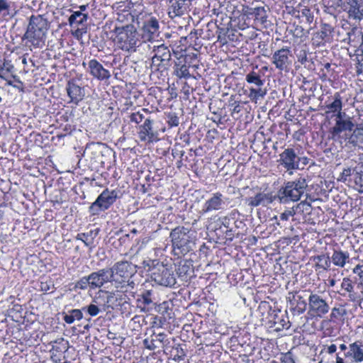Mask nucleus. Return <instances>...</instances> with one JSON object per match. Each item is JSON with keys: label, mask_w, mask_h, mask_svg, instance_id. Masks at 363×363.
I'll list each match as a JSON object with an SVG mask.
<instances>
[{"label": "nucleus", "mask_w": 363, "mask_h": 363, "mask_svg": "<svg viewBox=\"0 0 363 363\" xmlns=\"http://www.w3.org/2000/svg\"><path fill=\"white\" fill-rule=\"evenodd\" d=\"M354 127V123L350 116H347L344 120H335V125L331 128L333 138L339 135L343 131H351Z\"/></svg>", "instance_id": "nucleus-20"}, {"label": "nucleus", "mask_w": 363, "mask_h": 363, "mask_svg": "<svg viewBox=\"0 0 363 363\" xmlns=\"http://www.w3.org/2000/svg\"><path fill=\"white\" fill-rule=\"evenodd\" d=\"M306 310V308L298 306H291L290 315L288 318H290L291 323L296 324L297 326L304 325L306 318L303 316V313Z\"/></svg>", "instance_id": "nucleus-22"}, {"label": "nucleus", "mask_w": 363, "mask_h": 363, "mask_svg": "<svg viewBox=\"0 0 363 363\" xmlns=\"http://www.w3.org/2000/svg\"><path fill=\"white\" fill-rule=\"evenodd\" d=\"M49 29L48 20L41 15H32L23 39L27 40L33 46L40 48L44 43Z\"/></svg>", "instance_id": "nucleus-2"}, {"label": "nucleus", "mask_w": 363, "mask_h": 363, "mask_svg": "<svg viewBox=\"0 0 363 363\" xmlns=\"http://www.w3.org/2000/svg\"><path fill=\"white\" fill-rule=\"evenodd\" d=\"M330 310V306L321 296L311 293L308 296V314L313 318H323Z\"/></svg>", "instance_id": "nucleus-8"}, {"label": "nucleus", "mask_w": 363, "mask_h": 363, "mask_svg": "<svg viewBox=\"0 0 363 363\" xmlns=\"http://www.w3.org/2000/svg\"><path fill=\"white\" fill-rule=\"evenodd\" d=\"M88 279L90 281V289H95L103 286V284L99 281V279H98V277L96 276L94 272L91 273L88 276Z\"/></svg>", "instance_id": "nucleus-42"}, {"label": "nucleus", "mask_w": 363, "mask_h": 363, "mask_svg": "<svg viewBox=\"0 0 363 363\" xmlns=\"http://www.w3.org/2000/svg\"><path fill=\"white\" fill-rule=\"evenodd\" d=\"M307 291H302L301 292H296L293 294L290 301L291 306H298L303 308H307L306 298Z\"/></svg>", "instance_id": "nucleus-31"}, {"label": "nucleus", "mask_w": 363, "mask_h": 363, "mask_svg": "<svg viewBox=\"0 0 363 363\" xmlns=\"http://www.w3.org/2000/svg\"><path fill=\"white\" fill-rule=\"evenodd\" d=\"M113 33L116 43L123 51L130 53L135 52L143 43L140 38V33L135 26L122 28Z\"/></svg>", "instance_id": "nucleus-5"}, {"label": "nucleus", "mask_w": 363, "mask_h": 363, "mask_svg": "<svg viewBox=\"0 0 363 363\" xmlns=\"http://www.w3.org/2000/svg\"><path fill=\"white\" fill-rule=\"evenodd\" d=\"M333 99V101L326 104L324 107L325 114L327 117H329L330 114L333 115L337 111H342V101L340 94L339 92L335 93Z\"/></svg>", "instance_id": "nucleus-25"}, {"label": "nucleus", "mask_w": 363, "mask_h": 363, "mask_svg": "<svg viewBox=\"0 0 363 363\" xmlns=\"http://www.w3.org/2000/svg\"><path fill=\"white\" fill-rule=\"evenodd\" d=\"M351 175V169L350 168L344 169L342 172L340 174V179L339 180L346 181L347 178Z\"/></svg>", "instance_id": "nucleus-60"}, {"label": "nucleus", "mask_w": 363, "mask_h": 363, "mask_svg": "<svg viewBox=\"0 0 363 363\" xmlns=\"http://www.w3.org/2000/svg\"><path fill=\"white\" fill-rule=\"evenodd\" d=\"M298 62L305 67H310L308 63L311 62V59L308 57V52L306 50H301L296 55Z\"/></svg>", "instance_id": "nucleus-41"}, {"label": "nucleus", "mask_w": 363, "mask_h": 363, "mask_svg": "<svg viewBox=\"0 0 363 363\" xmlns=\"http://www.w3.org/2000/svg\"><path fill=\"white\" fill-rule=\"evenodd\" d=\"M153 121L146 118L143 125L139 127V137L140 140L151 143L157 138V134L153 130Z\"/></svg>", "instance_id": "nucleus-16"}, {"label": "nucleus", "mask_w": 363, "mask_h": 363, "mask_svg": "<svg viewBox=\"0 0 363 363\" xmlns=\"http://www.w3.org/2000/svg\"><path fill=\"white\" fill-rule=\"evenodd\" d=\"M88 286L90 288V281L88 279V276L82 277L76 284V287L80 289H86Z\"/></svg>", "instance_id": "nucleus-48"}, {"label": "nucleus", "mask_w": 363, "mask_h": 363, "mask_svg": "<svg viewBox=\"0 0 363 363\" xmlns=\"http://www.w3.org/2000/svg\"><path fill=\"white\" fill-rule=\"evenodd\" d=\"M179 277L183 280L191 276L193 272L191 264L187 262H181L175 269Z\"/></svg>", "instance_id": "nucleus-30"}, {"label": "nucleus", "mask_w": 363, "mask_h": 363, "mask_svg": "<svg viewBox=\"0 0 363 363\" xmlns=\"http://www.w3.org/2000/svg\"><path fill=\"white\" fill-rule=\"evenodd\" d=\"M174 72V74L180 79H188L191 77L189 68L186 65H179V64L175 63Z\"/></svg>", "instance_id": "nucleus-37"}, {"label": "nucleus", "mask_w": 363, "mask_h": 363, "mask_svg": "<svg viewBox=\"0 0 363 363\" xmlns=\"http://www.w3.org/2000/svg\"><path fill=\"white\" fill-rule=\"evenodd\" d=\"M362 343V342H360ZM346 356L352 357L354 362H359L363 361V344H357L354 342L350 345V350L345 354Z\"/></svg>", "instance_id": "nucleus-28"}, {"label": "nucleus", "mask_w": 363, "mask_h": 363, "mask_svg": "<svg viewBox=\"0 0 363 363\" xmlns=\"http://www.w3.org/2000/svg\"><path fill=\"white\" fill-rule=\"evenodd\" d=\"M10 4L7 0H0V19L9 14Z\"/></svg>", "instance_id": "nucleus-43"}, {"label": "nucleus", "mask_w": 363, "mask_h": 363, "mask_svg": "<svg viewBox=\"0 0 363 363\" xmlns=\"http://www.w3.org/2000/svg\"><path fill=\"white\" fill-rule=\"evenodd\" d=\"M313 261L315 262V268L322 269L327 271L330 269L331 265L330 257L328 255H320L313 257Z\"/></svg>", "instance_id": "nucleus-29"}, {"label": "nucleus", "mask_w": 363, "mask_h": 363, "mask_svg": "<svg viewBox=\"0 0 363 363\" xmlns=\"http://www.w3.org/2000/svg\"><path fill=\"white\" fill-rule=\"evenodd\" d=\"M99 281L101 282L103 286L108 282L112 284V276L110 268H104L98 270L97 272H94Z\"/></svg>", "instance_id": "nucleus-35"}, {"label": "nucleus", "mask_w": 363, "mask_h": 363, "mask_svg": "<svg viewBox=\"0 0 363 363\" xmlns=\"http://www.w3.org/2000/svg\"><path fill=\"white\" fill-rule=\"evenodd\" d=\"M151 278L161 286H172L176 284L173 270L163 264H158L151 269Z\"/></svg>", "instance_id": "nucleus-6"}, {"label": "nucleus", "mask_w": 363, "mask_h": 363, "mask_svg": "<svg viewBox=\"0 0 363 363\" xmlns=\"http://www.w3.org/2000/svg\"><path fill=\"white\" fill-rule=\"evenodd\" d=\"M159 21L153 16L146 19L140 28L142 43L152 42L159 33Z\"/></svg>", "instance_id": "nucleus-10"}, {"label": "nucleus", "mask_w": 363, "mask_h": 363, "mask_svg": "<svg viewBox=\"0 0 363 363\" xmlns=\"http://www.w3.org/2000/svg\"><path fill=\"white\" fill-rule=\"evenodd\" d=\"M358 32L357 27H353L351 28L350 31L347 33V38L344 39L345 42L350 43L351 41H354L355 40V35Z\"/></svg>", "instance_id": "nucleus-50"}, {"label": "nucleus", "mask_w": 363, "mask_h": 363, "mask_svg": "<svg viewBox=\"0 0 363 363\" xmlns=\"http://www.w3.org/2000/svg\"><path fill=\"white\" fill-rule=\"evenodd\" d=\"M152 325L153 328H161L166 321V317H158L157 315L151 317Z\"/></svg>", "instance_id": "nucleus-47"}, {"label": "nucleus", "mask_w": 363, "mask_h": 363, "mask_svg": "<svg viewBox=\"0 0 363 363\" xmlns=\"http://www.w3.org/2000/svg\"><path fill=\"white\" fill-rule=\"evenodd\" d=\"M346 314V311L344 308H333L331 313V318H339Z\"/></svg>", "instance_id": "nucleus-49"}, {"label": "nucleus", "mask_w": 363, "mask_h": 363, "mask_svg": "<svg viewBox=\"0 0 363 363\" xmlns=\"http://www.w3.org/2000/svg\"><path fill=\"white\" fill-rule=\"evenodd\" d=\"M346 4V9L347 11L349 18L358 21L363 19V9H360V5L357 0H347Z\"/></svg>", "instance_id": "nucleus-26"}, {"label": "nucleus", "mask_w": 363, "mask_h": 363, "mask_svg": "<svg viewBox=\"0 0 363 363\" xmlns=\"http://www.w3.org/2000/svg\"><path fill=\"white\" fill-rule=\"evenodd\" d=\"M145 348L150 350H154L157 346L154 344V342H143Z\"/></svg>", "instance_id": "nucleus-64"}, {"label": "nucleus", "mask_w": 363, "mask_h": 363, "mask_svg": "<svg viewBox=\"0 0 363 363\" xmlns=\"http://www.w3.org/2000/svg\"><path fill=\"white\" fill-rule=\"evenodd\" d=\"M299 157L296 154L292 148H286L279 155V159L277 162L287 171L294 169H301L298 165Z\"/></svg>", "instance_id": "nucleus-11"}, {"label": "nucleus", "mask_w": 363, "mask_h": 363, "mask_svg": "<svg viewBox=\"0 0 363 363\" xmlns=\"http://www.w3.org/2000/svg\"><path fill=\"white\" fill-rule=\"evenodd\" d=\"M349 259V252L341 250H335L330 257L331 263L339 267H344Z\"/></svg>", "instance_id": "nucleus-27"}, {"label": "nucleus", "mask_w": 363, "mask_h": 363, "mask_svg": "<svg viewBox=\"0 0 363 363\" xmlns=\"http://www.w3.org/2000/svg\"><path fill=\"white\" fill-rule=\"evenodd\" d=\"M281 363H295V361L292 357V353L291 351L285 354H282L281 357Z\"/></svg>", "instance_id": "nucleus-53"}, {"label": "nucleus", "mask_w": 363, "mask_h": 363, "mask_svg": "<svg viewBox=\"0 0 363 363\" xmlns=\"http://www.w3.org/2000/svg\"><path fill=\"white\" fill-rule=\"evenodd\" d=\"M135 21V16L129 11H123L117 13L116 24L113 32L120 30L122 28H126L129 26H133Z\"/></svg>", "instance_id": "nucleus-15"}, {"label": "nucleus", "mask_w": 363, "mask_h": 363, "mask_svg": "<svg viewBox=\"0 0 363 363\" xmlns=\"http://www.w3.org/2000/svg\"><path fill=\"white\" fill-rule=\"evenodd\" d=\"M155 310L156 312L161 313L162 317L165 316V313H167L168 315H169V308L166 302H163L158 305L155 304Z\"/></svg>", "instance_id": "nucleus-45"}, {"label": "nucleus", "mask_w": 363, "mask_h": 363, "mask_svg": "<svg viewBox=\"0 0 363 363\" xmlns=\"http://www.w3.org/2000/svg\"><path fill=\"white\" fill-rule=\"evenodd\" d=\"M225 206L226 203L223 200V194L220 192H216L205 202L203 211V213H208L222 211L225 208Z\"/></svg>", "instance_id": "nucleus-14"}, {"label": "nucleus", "mask_w": 363, "mask_h": 363, "mask_svg": "<svg viewBox=\"0 0 363 363\" xmlns=\"http://www.w3.org/2000/svg\"><path fill=\"white\" fill-rule=\"evenodd\" d=\"M83 311H86L87 313L91 316H96L101 311L99 307L95 304H90L82 308Z\"/></svg>", "instance_id": "nucleus-44"}, {"label": "nucleus", "mask_w": 363, "mask_h": 363, "mask_svg": "<svg viewBox=\"0 0 363 363\" xmlns=\"http://www.w3.org/2000/svg\"><path fill=\"white\" fill-rule=\"evenodd\" d=\"M120 289H116V291H103L106 295V301L104 305V311H106V308H113L114 306L117 305V302L118 301L123 300V294L125 291H118Z\"/></svg>", "instance_id": "nucleus-24"}, {"label": "nucleus", "mask_w": 363, "mask_h": 363, "mask_svg": "<svg viewBox=\"0 0 363 363\" xmlns=\"http://www.w3.org/2000/svg\"><path fill=\"white\" fill-rule=\"evenodd\" d=\"M348 143L354 146L363 143V127L357 126L348 138Z\"/></svg>", "instance_id": "nucleus-33"}, {"label": "nucleus", "mask_w": 363, "mask_h": 363, "mask_svg": "<svg viewBox=\"0 0 363 363\" xmlns=\"http://www.w3.org/2000/svg\"><path fill=\"white\" fill-rule=\"evenodd\" d=\"M336 116L335 120H344L347 116L345 113H342V111H337L335 113L333 114Z\"/></svg>", "instance_id": "nucleus-63"}, {"label": "nucleus", "mask_w": 363, "mask_h": 363, "mask_svg": "<svg viewBox=\"0 0 363 363\" xmlns=\"http://www.w3.org/2000/svg\"><path fill=\"white\" fill-rule=\"evenodd\" d=\"M308 161H309V159L307 158L306 157H299V160H298V165L301 166V169H303L304 167L308 164Z\"/></svg>", "instance_id": "nucleus-62"}, {"label": "nucleus", "mask_w": 363, "mask_h": 363, "mask_svg": "<svg viewBox=\"0 0 363 363\" xmlns=\"http://www.w3.org/2000/svg\"><path fill=\"white\" fill-rule=\"evenodd\" d=\"M333 28L329 24L324 23L320 30L316 32L312 38V43L316 47H320L330 40V35L333 33Z\"/></svg>", "instance_id": "nucleus-18"}, {"label": "nucleus", "mask_w": 363, "mask_h": 363, "mask_svg": "<svg viewBox=\"0 0 363 363\" xmlns=\"http://www.w3.org/2000/svg\"><path fill=\"white\" fill-rule=\"evenodd\" d=\"M144 119V116L140 112L133 113L130 116V121L136 123H140Z\"/></svg>", "instance_id": "nucleus-55"}, {"label": "nucleus", "mask_w": 363, "mask_h": 363, "mask_svg": "<svg viewBox=\"0 0 363 363\" xmlns=\"http://www.w3.org/2000/svg\"><path fill=\"white\" fill-rule=\"evenodd\" d=\"M152 52L155 54L152 57V66L157 70L167 69L171 61V52L168 47L164 44L155 45Z\"/></svg>", "instance_id": "nucleus-9"}, {"label": "nucleus", "mask_w": 363, "mask_h": 363, "mask_svg": "<svg viewBox=\"0 0 363 363\" xmlns=\"http://www.w3.org/2000/svg\"><path fill=\"white\" fill-rule=\"evenodd\" d=\"M179 123V119L175 113H171L168 116V124L170 126H177Z\"/></svg>", "instance_id": "nucleus-54"}, {"label": "nucleus", "mask_w": 363, "mask_h": 363, "mask_svg": "<svg viewBox=\"0 0 363 363\" xmlns=\"http://www.w3.org/2000/svg\"><path fill=\"white\" fill-rule=\"evenodd\" d=\"M342 287L348 292H351L353 289V286L350 283V279H344L342 284Z\"/></svg>", "instance_id": "nucleus-59"}, {"label": "nucleus", "mask_w": 363, "mask_h": 363, "mask_svg": "<svg viewBox=\"0 0 363 363\" xmlns=\"http://www.w3.org/2000/svg\"><path fill=\"white\" fill-rule=\"evenodd\" d=\"M87 65L88 71L93 77L101 81L108 79L111 77L110 72L96 59L89 60Z\"/></svg>", "instance_id": "nucleus-13"}, {"label": "nucleus", "mask_w": 363, "mask_h": 363, "mask_svg": "<svg viewBox=\"0 0 363 363\" xmlns=\"http://www.w3.org/2000/svg\"><path fill=\"white\" fill-rule=\"evenodd\" d=\"M276 196H273L270 194L264 192L257 193L255 196L249 197L246 199L247 205L250 207H257L259 206H267L272 203Z\"/></svg>", "instance_id": "nucleus-17"}, {"label": "nucleus", "mask_w": 363, "mask_h": 363, "mask_svg": "<svg viewBox=\"0 0 363 363\" xmlns=\"http://www.w3.org/2000/svg\"><path fill=\"white\" fill-rule=\"evenodd\" d=\"M93 231H90L88 233H79L76 236L77 240H82L86 246H89L91 242H88V238L91 236Z\"/></svg>", "instance_id": "nucleus-51"}, {"label": "nucleus", "mask_w": 363, "mask_h": 363, "mask_svg": "<svg viewBox=\"0 0 363 363\" xmlns=\"http://www.w3.org/2000/svg\"><path fill=\"white\" fill-rule=\"evenodd\" d=\"M88 18L87 14L83 13L81 11H74L69 17V23L71 26L74 24L77 26L83 24L85 21H86Z\"/></svg>", "instance_id": "nucleus-34"}, {"label": "nucleus", "mask_w": 363, "mask_h": 363, "mask_svg": "<svg viewBox=\"0 0 363 363\" xmlns=\"http://www.w3.org/2000/svg\"><path fill=\"white\" fill-rule=\"evenodd\" d=\"M296 214V211L294 208L286 210L280 215V218L282 220H287L290 216H293Z\"/></svg>", "instance_id": "nucleus-56"}, {"label": "nucleus", "mask_w": 363, "mask_h": 363, "mask_svg": "<svg viewBox=\"0 0 363 363\" xmlns=\"http://www.w3.org/2000/svg\"><path fill=\"white\" fill-rule=\"evenodd\" d=\"M151 295H152V292L150 290H147L145 291H144L141 295H140V298L138 299V301H140L142 300L143 303L146 305V306H149L150 305L151 303H152V300L151 298Z\"/></svg>", "instance_id": "nucleus-46"}, {"label": "nucleus", "mask_w": 363, "mask_h": 363, "mask_svg": "<svg viewBox=\"0 0 363 363\" xmlns=\"http://www.w3.org/2000/svg\"><path fill=\"white\" fill-rule=\"evenodd\" d=\"M301 14L306 17L307 22L309 23L313 21V15L310 9L305 7L302 9Z\"/></svg>", "instance_id": "nucleus-52"}, {"label": "nucleus", "mask_w": 363, "mask_h": 363, "mask_svg": "<svg viewBox=\"0 0 363 363\" xmlns=\"http://www.w3.org/2000/svg\"><path fill=\"white\" fill-rule=\"evenodd\" d=\"M63 320L67 324H72L75 320H79L83 318L82 310L72 309L69 311L67 313H62Z\"/></svg>", "instance_id": "nucleus-32"}, {"label": "nucleus", "mask_w": 363, "mask_h": 363, "mask_svg": "<svg viewBox=\"0 0 363 363\" xmlns=\"http://www.w3.org/2000/svg\"><path fill=\"white\" fill-rule=\"evenodd\" d=\"M0 68V77L1 79H4L6 74L12 72L13 69V65L11 64L10 60L4 58L1 67Z\"/></svg>", "instance_id": "nucleus-39"}, {"label": "nucleus", "mask_w": 363, "mask_h": 363, "mask_svg": "<svg viewBox=\"0 0 363 363\" xmlns=\"http://www.w3.org/2000/svg\"><path fill=\"white\" fill-rule=\"evenodd\" d=\"M186 0H170L168 15L173 19L175 17L182 16L186 11L187 7L185 5Z\"/></svg>", "instance_id": "nucleus-21"}, {"label": "nucleus", "mask_w": 363, "mask_h": 363, "mask_svg": "<svg viewBox=\"0 0 363 363\" xmlns=\"http://www.w3.org/2000/svg\"><path fill=\"white\" fill-rule=\"evenodd\" d=\"M177 353L174 355V359H182L186 355V352L184 348L179 345L177 347L175 348Z\"/></svg>", "instance_id": "nucleus-58"}, {"label": "nucleus", "mask_w": 363, "mask_h": 363, "mask_svg": "<svg viewBox=\"0 0 363 363\" xmlns=\"http://www.w3.org/2000/svg\"><path fill=\"white\" fill-rule=\"evenodd\" d=\"M259 308L269 309L268 316L267 317L269 323H272V325H274V326H276L277 324H281L282 328L286 327V328L288 329V324L290 323V321H286L282 318L283 315H281L280 311H277L276 310H272V308L267 303H262Z\"/></svg>", "instance_id": "nucleus-19"}, {"label": "nucleus", "mask_w": 363, "mask_h": 363, "mask_svg": "<svg viewBox=\"0 0 363 363\" xmlns=\"http://www.w3.org/2000/svg\"><path fill=\"white\" fill-rule=\"evenodd\" d=\"M117 197V192L115 190L105 189L90 206L89 211L93 215H97L100 211L107 210L116 201Z\"/></svg>", "instance_id": "nucleus-7"}, {"label": "nucleus", "mask_w": 363, "mask_h": 363, "mask_svg": "<svg viewBox=\"0 0 363 363\" xmlns=\"http://www.w3.org/2000/svg\"><path fill=\"white\" fill-rule=\"evenodd\" d=\"M294 34L296 37H302L305 34L304 29L301 26H298L296 27Z\"/></svg>", "instance_id": "nucleus-61"}, {"label": "nucleus", "mask_w": 363, "mask_h": 363, "mask_svg": "<svg viewBox=\"0 0 363 363\" xmlns=\"http://www.w3.org/2000/svg\"><path fill=\"white\" fill-rule=\"evenodd\" d=\"M66 90L71 101L74 104H78L83 99V89L73 81L68 82Z\"/></svg>", "instance_id": "nucleus-23"}, {"label": "nucleus", "mask_w": 363, "mask_h": 363, "mask_svg": "<svg viewBox=\"0 0 363 363\" xmlns=\"http://www.w3.org/2000/svg\"><path fill=\"white\" fill-rule=\"evenodd\" d=\"M252 14L255 15V19L259 21L262 23L267 21V16L264 7L255 8Z\"/></svg>", "instance_id": "nucleus-40"}, {"label": "nucleus", "mask_w": 363, "mask_h": 363, "mask_svg": "<svg viewBox=\"0 0 363 363\" xmlns=\"http://www.w3.org/2000/svg\"><path fill=\"white\" fill-rule=\"evenodd\" d=\"M266 94V91L260 87L251 86L250 88L249 97L252 100L257 101L259 98H263Z\"/></svg>", "instance_id": "nucleus-38"}, {"label": "nucleus", "mask_w": 363, "mask_h": 363, "mask_svg": "<svg viewBox=\"0 0 363 363\" xmlns=\"http://www.w3.org/2000/svg\"><path fill=\"white\" fill-rule=\"evenodd\" d=\"M196 232L185 228L178 226L170 233L173 250L175 255H184L194 250L196 244Z\"/></svg>", "instance_id": "nucleus-1"}, {"label": "nucleus", "mask_w": 363, "mask_h": 363, "mask_svg": "<svg viewBox=\"0 0 363 363\" xmlns=\"http://www.w3.org/2000/svg\"><path fill=\"white\" fill-rule=\"evenodd\" d=\"M134 266L127 262H118L110 268L112 276V285L116 289H120L119 291H127V287L133 285V281L130 279L134 273Z\"/></svg>", "instance_id": "nucleus-4"}, {"label": "nucleus", "mask_w": 363, "mask_h": 363, "mask_svg": "<svg viewBox=\"0 0 363 363\" xmlns=\"http://www.w3.org/2000/svg\"><path fill=\"white\" fill-rule=\"evenodd\" d=\"M246 82L252 84L254 87H260L264 84V81L261 79L259 74L254 71L249 72L245 77Z\"/></svg>", "instance_id": "nucleus-36"}, {"label": "nucleus", "mask_w": 363, "mask_h": 363, "mask_svg": "<svg viewBox=\"0 0 363 363\" xmlns=\"http://www.w3.org/2000/svg\"><path fill=\"white\" fill-rule=\"evenodd\" d=\"M354 274H356L359 276V279L362 280L360 284H363V265L357 264L353 269Z\"/></svg>", "instance_id": "nucleus-57"}, {"label": "nucleus", "mask_w": 363, "mask_h": 363, "mask_svg": "<svg viewBox=\"0 0 363 363\" xmlns=\"http://www.w3.org/2000/svg\"><path fill=\"white\" fill-rule=\"evenodd\" d=\"M307 187L306 179L299 177L294 181L284 182L277 191L276 197L281 203L296 202L301 199Z\"/></svg>", "instance_id": "nucleus-3"}, {"label": "nucleus", "mask_w": 363, "mask_h": 363, "mask_svg": "<svg viewBox=\"0 0 363 363\" xmlns=\"http://www.w3.org/2000/svg\"><path fill=\"white\" fill-rule=\"evenodd\" d=\"M289 48H281L274 52L272 62L280 71L287 72L291 64Z\"/></svg>", "instance_id": "nucleus-12"}]
</instances>
